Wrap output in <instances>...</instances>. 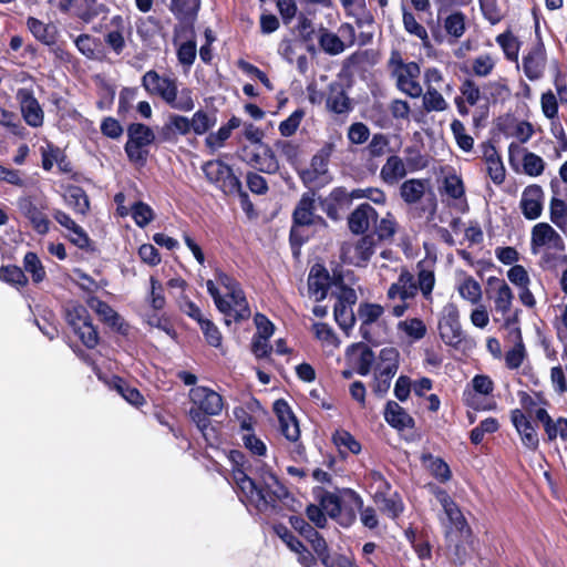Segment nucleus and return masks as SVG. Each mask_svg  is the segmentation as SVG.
<instances>
[{
	"label": "nucleus",
	"instance_id": "obj_57",
	"mask_svg": "<svg viewBox=\"0 0 567 567\" xmlns=\"http://www.w3.org/2000/svg\"><path fill=\"white\" fill-rule=\"evenodd\" d=\"M431 491L437 502L441 504V506L444 509V513L449 517V519L452 522L457 515H460L462 512L456 504V502L450 496L447 491L440 486H431Z\"/></svg>",
	"mask_w": 567,
	"mask_h": 567
},
{
	"label": "nucleus",
	"instance_id": "obj_2",
	"mask_svg": "<svg viewBox=\"0 0 567 567\" xmlns=\"http://www.w3.org/2000/svg\"><path fill=\"white\" fill-rule=\"evenodd\" d=\"M312 494L326 509L327 515L343 528H349L355 523L357 513L363 506L362 497L352 488H342L339 494H336L316 486Z\"/></svg>",
	"mask_w": 567,
	"mask_h": 567
},
{
	"label": "nucleus",
	"instance_id": "obj_14",
	"mask_svg": "<svg viewBox=\"0 0 567 567\" xmlns=\"http://www.w3.org/2000/svg\"><path fill=\"white\" fill-rule=\"evenodd\" d=\"M17 100L24 122L31 127H40L44 122L43 110L31 89L21 87L17 92Z\"/></svg>",
	"mask_w": 567,
	"mask_h": 567
},
{
	"label": "nucleus",
	"instance_id": "obj_34",
	"mask_svg": "<svg viewBox=\"0 0 567 567\" xmlns=\"http://www.w3.org/2000/svg\"><path fill=\"white\" fill-rule=\"evenodd\" d=\"M27 27L32 35L42 44L51 45L58 39L59 32L54 24L44 23L34 17L27 19Z\"/></svg>",
	"mask_w": 567,
	"mask_h": 567
},
{
	"label": "nucleus",
	"instance_id": "obj_64",
	"mask_svg": "<svg viewBox=\"0 0 567 567\" xmlns=\"http://www.w3.org/2000/svg\"><path fill=\"white\" fill-rule=\"evenodd\" d=\"M131 216L138 227L144 228L154 219L155 214L148 204L138 200L133 204L131 208Z\"/></svg>",
	"mask_w": 567,
	"mask_h": 567
},
{
	"label": "nucleus",
	"instance_id": "obj_25",
	"mask_svg": "<svg viewBox=\"0 0 567 567\" xmlns=\"http://www.w3.org/2000/svg\"><path fill=\"white\" fill-rule=\"evenodd\" d=\"M491 291H495L494 303L495 310L502 315H507L511 311L514 293L504 279L498 277H489L487 279L486 293L488 297Z\"/></svg>",
	"mask_w": 567,
	"mask_h": 567
},
{
	"label": "nucleus",
	"instance_id": "obj_13",
	"mask_svg": "<svg viewBox=\"0 0 567 567\" xmlns=\"http://www.w3.org/2000/svg\"><path fill=\"white\" fill-rule=\"evenodd\" d=\"M377 244L378 240L375 239V234H363L353 245V257H347V248L344 246L341 248L340 257L346 264L353 265L359 268H364L368 266L372 256L374 255Z\"/></svg>",
	"mask_w": 567,
	"mask_h": 567
},
{
	"label": "nucleus",
	"instance_id": "obj_59",
	"mask_svg": "<svg viewBox=\"0 0 567 567\" xmlns=\"http://www.w3.org/2000/svg\"><path fill=\"white\" fill-rule=\"evenodd\" d=\"M353 349L360 350V355L355 362V371L360 375H368L371 371L373 362L375 361L374 352L367 344L359 342L352 344Z\"/></svg>",
	"mask_w": 567,
	"mask_h": 567
},
{
	"label": "nucleus",
	"instance_id": "obj_60",
	"mask_svg": "<svg viewBox=\"0 0 567 567\" xmlns=\"http://www.w3.org/2000/svg\"><path fill=\"white\" fill-rule=\"evenodd\" d=\"M522 166L523 172L526 175L530 177H537L544 173L546 164L539 155L529 151H525L522 158Z\"/></svg>",
	"mask_w": 567,
	"mask_h": 567
},
{
	"label": "nucleus",
	"instance_id": "obj_63",
	"mask_svg": "<svg viewBox=\"0 0 567 567\" xmlns=\"http://www.w3.org/2000/svg\"><path fill=\"white\" fill-rule=\"evenodd\" d=\"M460 97L467 101L468 105L474 106L482 99L481 87L472 78H465L460 86Z\"/></svg>",
	"mask_w": 567,
	"mask_h": 567
},
{
	"label": "nucleus",
	"instance_id": "obj_9",
	"mask_svg": "<svg viewBox=\"0 0 567 567\" xmlns=\"http://www.w3.org/2000/svg\"><path fill=\"white\" fill-rule=\"evenodd\" d=\"M132 27L121 14L111 18L109 29L104 34L103 44L115 55H121L126 48V40L132 38Z\"/></svg>",
	"mask_w": 567,
	"mask_h": 567
},
{
	"label": "nucleus",
	"instance_id": "obj_17",
	"mask_svg": "<svg viewBox=\"0 0 567 567\" xmlns=\"http://www.w3.org/2000/svg\"><path fill=\"white\" fill-rule=\"evenodd\" d=\"M156 135L157 145L164 143L176 144L179 135H188V117L176 113L168 114L164 124L157 127Z\"/></svg>",
	"mask_w": 567,
	"mask_h": 567
},
{
	"label": "nucleus",
	"instance_id": "obj_22",
	"mask_svg": "<svg viewBox=\"0 0 567 567\" xmlns=\"http://www.w3.org/2000/svg\"><path fill=\"white\" fill-rule=\"evenodd\" d=\"M544 192L537 184L528 185L524 188L519 207L522 214L528 220H535L543 213Z\"/></svg>",
	"mask_w": 567,
	"mask_h": 567
},
{
	"label": "nucleus",
	"instance_id": "obj_58",
	"mask_svg": "<svg viewBox=\"0 0 567 567\" xmlns=\"http://www.w3.org/2000/svg\"><path fill=\"white\" fill-rule=\"evenodd\" d=\"M227 298H229L231 306L236 309L234 315L235 321L245 320L250 317V309L241 287L233 290L231 292H227Z\"/></svg>",
	"mask_w": 567,
	"mask_h": 567
},
{
	"label": "nucleus",
	"instance_id": "obj_43",
	"mask_svg": "<svg viewBox=\"0 0 567 567\" xmlns=\"http://www.w3.org/2000/svg\"><path fill=\"white\" fill-rule=\"evenodd\" d=\"M427 184L429 179H406L400 186V196L404 203L415 204L424 196Z\"/></svg>",
	"mask_w": 567,
	"mask_h": 567
},
{
	"label": "nucleus",
	"instance_id": "obj_36",
	"mask_svg": "<svg viewBox=\"0 0 567 567\" xmlns=\"http://www.w3.org/2000/svg\"><path fill=\"white\" fill-rule=\"evenodd\" d=\"M406 168L403 159L398 155H391L380 172L381 179L388 185H394L406 176Z\"/></svg>",
	"mask_w": 567,
	"mask_h": 567
},
{
	"label": "nucleus",
	"instance_id": "obj_24",
	"mask_svg": "<svg viewBox=\"0 0 567 567\" xmlns=\"http://www.w3.org/2000/svg\"><path fill=\"white\" fill-rule=\"evenodd\" d=\"M511 421L519 433L523 445L532 451H536L539 446V439L530 420L520 409H514L511 411Z\"/></svg>",
	"mask_w": 567,
	"mask_h": 567
},
{
	"label": "nucleus",
	"instance_id": "obj_37",
	"mask_svg": "<svg viewBox=\"0 0 567 567\" xmlns=\"http://www.w3.org/2000/svg\"><path fill=\"white\" fill-rule=\"evenodd\" d=\"M550 133L557 140L558 144L554 145L550 140L544 141V144L550 150L547 157L551 161H557L561 157L564 152H567V135L559 120L550 122Z\"/></svg>",
	"mask_w": 567,
	"mask_h": 567
},
{
	"label": "nucleus",
	"instance_id": "obj_39",
	"mask_svg": "<svg viewBox=\"0 0 567 567\" xmlns=\"http://www.w3.org/2000/svg\"><path fill=\"white\" fill-rule=\"evenodd\" d=\"M95 311L103 322L115 329L118 333L124 336L127 333V323L106 301L97 299Z\"/></svg>",
	"mask_w": 567,
	"mask_h": 567
},
{
	"label": "nucleus",
	"instance_id": "obj_45",
	"mask_svg": "<svg viewBox=\"0 0 567 567\" xmlns=\"http://www.w3.org/2000/svg\"><path fill=\"white\" fill-rule=\"evenodd\" d=\"M332 442L343 458L348 453L359 454L361 452V443L349 431L337 430L332 434Z\"/></svg>",
	"mask_w": 567,
	"mask_h": 567
},
{
	"label": "nucleus",
	"instance_id": "obj_6",
	"mask_svg": "<svg viewBox=\"0 0 567 567\" xmlns=\"http://www.w3.org/2000/svg\"><path fill=\"white\" fill-rule=\"evenodd\" d=\"M65 321L87 349H94L100 343L97 327L93 324L92 317L83 305L69 303L65 307Z\"/></svg>",
	"mask_w": 567,
	"mask_h": 567
},
{
	"label": "nucleus",
	"instance_id": "obj_48",
	"mask_svg": "<svg viewBox=\"0 0 567 567\" xmlns=\"http://www.w3.org/2000/svg\"><path fill=\"white\" fill-rule=\"evenodd\" d=\"M73 7L78 18L86 23L107 11V7L104 3H99L97 0H76Z\"/></svg>",
	"mask_w": 567,
	"mask_h": 567
},
{
	"label": "nucleus",
	"instance_id": "obj_27",
	"mask_svg": "<svg viewBox=\"0 0 567 567\" xmlns=\"http://www.w3.org/2000/svg\"><path fill=\"white\" fill-rule=\"evenodd\" d=\"M417 293V285L412 272L403 268L399 275L398 281L393 282L388 291L386 297L389 300L400 298L402 301L412 299Z\"/></svg>",
	"mask_w": 567,
	"mask_h": 567
},
{
	"label": "nucleus",
	"instance_id": "obj_26",
	"mask_svg": "<svg viewBox=\"0 0 567 567\" xmlns=\"http://www.w3.org/2000/svg\"><path fill=\"white\" fill-rule=\"evenodd\" d=\"M330 287L331 281L326 266L320 262L312 265L308 275L309 293L316 296L317 301H322L327 298Z\"/></svg>",
	"mask_w": 567,
	"mask_h": 567
},
{
	"label": "nucleus",
	"instance_id": "obj_42",
	"mask_svg": "<svg viewBox=\"0 0 567 567\" xmlns=\"http://www.w3.org/2000/svg\"><path fill=\"white\" fill-rule=\"evenodd\" d=\"M217 123L215 113H208L207 111L199 109L197 110L192 118H188V134L193 132L195 135H204L208 133Z\"/></svg>",
	"mask_w": 567,
	"mask_h": 567
},
{
	"label": "nucleus",
	"instance_id": "obj_47",
	"mask_svg": "<svg viewBox=\"0 0 567 567\" xmlns=\"http://www.w3.org/2000/svg\"><path fill=\"white\" fill-rule=\"evenodd\" d=\"M514 332L516 334L515 344L505 353V365L509 370H517L527 357L520 328L516 327Z\"/></svg>",
	"mask_w": 567,
	"mask_h": 567
},
{
	"label": "nucleus",
	"instance_id": "obj_29",
	"mask_svg": "<svg viewBox=\"0 0 567 567\" xmlns=\"http://www.w3.org/2000/svg\"><path fill=\"white\" fill-rule=\"evenodd\" d=\"M383 415L385 422L398 431L415 427V420L395 401L386 402Z\"/></svg>",
	"mask_w": 567,
	"mask_h": 567
},
{
	"label": "nucleus",
	"instance_id": "obj_56",
	"mask_svg": "<svg viewBox=\"0 0 567 567\" xmlns=\"http://www.w3.org/2000/svg\"><path fill=\"white\" fill-rule=\"evenodd\" d=\"M189 416L207 442L210 440V436H216V430L212 426L209 420V416H213L212 414H206L205 411L194 405L189 410Z\"/></svg>",
	"mask_w": 567,
	"mask_h": 567
},
{
	"label": "nucleus",
	"instance_id": "obj_46",
	"mask_svg": "<svg viewBox=\"0 0 567 567\" xmlns=\"http://www.w3.org/2000/svg\"><path fill=\"white\" fill-rule=\"evenodd\" d=\"M423 464H426L432 476L440 483H446L452 478V472L449 464L440 456H433L431 453H424L421 456Z\"/></svg>",
	"mask_w": 567,
	"mask_h": 567
},
{
	"label": "nucleus",
	"instance_id": "obj_50",
	"mask_svg": "<svg viewBox=\"0 0 567 567\" xmlns=\"http://www.w3.org/2000/svg\"><path fill=\"white\" fill-rule=\"evenodd\" d=\"M0 281L17 289L25 288L29 284L23 269L17 265H2L0 267Z\"/></svg>",
	"mask_w": 567,
	"mask_h": 567
},
{
	"label": "nucleus",
	"instance_id": "obj_53",
	"mask_svg": "<svg viewBox=\"0 0 567 567\" xmlns=\"http://www.w3.org/2000/svg\"><path fill=\"white\" fill-rule=\"evenodd\" d=\"M320 48L330 55H337L344 51V42L340 37L326 28L320 29L318 39Z\"/></svg>",
	"mask_w": 567,
	"mask_h": 567
},
{
	"label": "nucleus",
	"instance_id": "obj_40",
	"mask_svg": "<svg viewBox=\"0 0 567 567\" xmlns=\"http://www.w3.org/2000/svg\"><path fill=\"white\" fill-rule=\"evenodd\" d=\"M165 103L174 110L190 112L195 107L194 92L187 86L178 91V85L176 84Z\"/></svg>",
	"mask_w": 567,
	"mask_h": 567
},
{
	"label": "nucleus",
	"instance_id": "obj_55",
	"mask_svg": "<svg viewBox=\"0 0 567 567\" xmlns=\"http://www.w3.org/2000/svg\"><path fill=\"white\" fill-rule=\"evenodd\" d=\"M402 22L404 30L408 33L419 38L424 47L430 45V39L426 29L422 24H420L416 21L414 14L411 11L406 10L404 7L402 12Z\"/></svg>",
	"mask_w": 567,
	"mask_h": 567
},
{
	"label": "nucleus",
	"instance_id": "obj_12",
	"mask_svg": "<svg viewBox=\"0 0 567 567\" xmlns=\"http://www.w3.org/2000/svg\"><path fill=\"white\" fill-rule=\"evenodd\" d=\"M352 200L350 192L343 186H338L332 188L327 197L319 198V204L329 219L338 221L342 218V214L350 208Z\"/></svg>",
	"mask_w": 567,
	"mask_h": 567
},
{
	"label": "nucleus",
	"instance_id": "obj_18",
	"mask_svg": "<svg viewBox=\"0 0 567 567\" xmlns=\"http://www.w3.org/2000/svg\"><path fill=\"white\" fill-rule=\"evenodd\" d=\"M192 403L206 412V414L218 415L224 406L223 396L208 386H194L189 391Z\"/></svg>",
	"mask_w": 567,
	"mask_h": 567
},
{
	"label": "nucleus",
	"instance_id": "obj_44",
	"mask_svg": "<svg viewBox=\"0 0 567 567\" xmlns=\"http://www.w3.org/2000/svg\"><path fill=\"white\" fill-rule=\"evenodd\" d=\"M186 38L187 41L183 42L176 50V56L178 62L186 69H189L195 60L197 54V43L195 40V33L192 35L190 33H179V35H174V41L177 38Z\"/></svg>",
	"mask_w": 567,
	"mask_h": 567
},
{
	"label": "nucleus",
	"instance_id": "obj_10",
	"mask_svg": "<svg viewBox=\"0 0 567 567\" xmlns=\"http://www.w3.org/2000/svg\"><path fill=\"white\" fill-rule=\"evenodd\" d=\"M169 10L179 22L174 28L175 37L179 33L193 35L195 21L200 10V0H172Z\"/></svg>",
	"mask_w": 567,
	"mask_h": 567
},
{
	"label": "nucleus",
	"instance_id": "obj_7",
	"mask_svg": "<svg viewBox=\"0 0 567 567\" xmlns=\"http://www.w3.org/2000/svg\"><path fill=\"white\" fill-rule=\"evenodd\" d=\"M207 182L219 189L224 195L231 196L240 190L241 182L233 167L224 161L209 159L202 165Z\"/></svg>",
	"mask_w": 567,
	"mask_h": 567
},
{
	"label": "nucleus",
	"instance_id": "obj_1",
	"mask_svg": "<svg viewBox=\"0 0 567 567\" xmlns=\"http://www.w3.org/2000/svg\"><path fill=\"white\" fill-rule=\"evenodd\" d=\"M257 482V492L262 496L265 504L261 505L255 498L246 499V506H252L259 513H279L284 508L297 512L299 502L280 482L272 470L261 461H255L252 474Z\"/></svg>",
	"mask_w": 567,
	"mask_h": 567
},
{
	"label": "nucleus",
	"instance_id": "obj_21",
	"mask_svg": "<svg viewBox=\"0 0 567 567\" xmlns=\"http://www.w3.org/2000/svg\"><path fill=\"white\" fill-rule=\"evenodd\" d=\"M257 148V152H248L247 147L244 148L246 162L261 173L276 174L279 171V162L272 148L269 145Z\"/></svg>",
	"mask_w": 567,
	"mask_h": 567
},
{
	"label": "nucleus",
	"instance_id": "obj_4",
	"mask_svg": "<svg viewBox=\"0 0 567 567\" xmlns=\"http://www.w3.org/2000/svg\"><path fill=\"white\" fill-rule=\"evenodd\" d=\"M127 141L124 151L127 159L140 167L146 165L150 156L147 146L157 144V135L154 130L144 123H131L127 126Z\"/></svg>",
	"mask_w": 567,
	"mask_h": 567
},
{
	"label": "nucleus",
	"instance_id": "obj_49",
	"mask_svg": "<svg viewBox=\"0 0 567 567\" xmlns=\"http://www.w3.org/2000/svg\"><path fill=\"white\" fill-rule=\"evenodd\" d=\"M23 271L31 276L33 285H39L47 278L45 268L34 251H28L23 257Z\"/></svg>",
	"mask_w": 567,
	"mask_h": 567
},
{
	"label": "nucleus",
	"instance_id": "obj_33",
	"mask_svg": "<svg viewBox=\"0 0 567 567\" xmlns=\"http://www.w3.org/2000/svg\"><path fill=\"white\" fill-rule=\"evenodd\" d=\"M379 361L375 370L377 374L393 378L400 365V352L394 347H385L380 350Z\"/></svg>",
	"mask_w": 567,
	"mask_h": 567
},
{
	"label": "nucleus",
	"instance_id": "obj_51",
	"mask_svg": "<svg viewBox=\"0 0 567 567\" xmlns=\"http://www.w3.org/2000/svg\"><path fill=\"white\" fill-rule=\"evenodd\" d=\"M496 43L501 47L508 61L518 62L520 41L509 29L496 37Z\"/></svg>",
	"mask_w": 567,
	"mask_h": 567
},
{
	"label": "nucleus",
	"instance_id": "obj_19",
	"mask_svg": "<svg viewBox=\"0 0 567 567\" xmlns=\"http://www.w3.org/2000/svg\"><path fill=\"white\" fill-rule=\"evenodd\" d=\"M177 83L176 78L162 76L155 70H148L142 76V86L152 96H158L166 102Z\"/></svg>",
	"mask_w": 567,
	"mask_h": 567
},
{
	"label": "nucleus",
	"instance_id": "obj_41",
	"mask_svg": "<svg viewBox=\"0 0 567 567\" xmlns=\"http://www.w3.org/2000/svg\"><path fill=\"white\" fill-rule=\"evenodd\" d=\"M384 312L379 303L361 302L358 308V317L361 320L360 332L362 337L369 340L368 326L375 322Z\"/></svg>",
	"mask_w": 567,
	"mask_h": 567
},
{
	"label": "nucleus",
	"instance_id": "obj_32",
	"mask_svg": "<svg viewBox=\"0 0 567 567\" xmlns=\"http://www.w3.org/2000/svg\"><path fill=\"white\" fill-rule=\"evenodd\" d=\"M64 200L69 207L78 215L86 216L90 213V199L86 192L76 185H66L64 187Z\"/></svg>",
	"mask_w": 567,
	"mask_h": 567
},
{
	"label": "nucleus",
	"instance_id": "obj_61",
	"mask_svg": "<svg viewBox=\"0 0 567 567\" xmlns=\"http://www.w3.org/2000/svg\"><path fill=\"white\" fill-rule=\"evenodd\" d=\"M423 107L426 112H443L447 109V103L436 87L429 85L423 95Z\"/></svg>",
	"mask_w": 567,
	"mask_h": 567
},
{
	"label": "nucleus",
	"instance_id": "obj_11",
	"mask_svg": "<svg viewBox=\"0 0 567 567\" xmlns=\"http://www.w3.org/2000/svg\"><path fill=\"white\" fill-rule=\"evenodd\" d=\"M316 190L309 189L301 195L292 212L295 226L326 225V220L316 214Z\"/></svg>",
	"mask_w": 567,
	"mask_h": 567
},
{
	"label": "nucleus",
	"instance_id": "obj_3",
	"mask_svg": "<svg viewBox=\"0 0 567 567\" xmlns=\"http://www.w3.org/2000/svg\"><path fill=\"white\" fill-rule=\"evenodd\" d=\"M231 463L233 478L236 485V492L239 499L246 504V499H255L261 505L265 504L262 496L257 492V482L250 475L254 472L255 461H250L246 454L239 450L229 452Z\"/></svg>",
	"mask_w": 567,
	"mask_h": 567
},
{
	"label": "nucleus",
	"instance_id": "obj_15",
	"mask_svg": "<svg viewBox=\"0 0 567 567\" xmlns=\"http://www.w3.org/2000/svg\"><path fill=\"white\" fill-rule=\"evenodd\" d=\"M326 109L336 115H348L353 111V101L341 82L332 81L328 84Z\"/></svg>",
	"mask_w": 567,
	"mask_h": 567
},
{
	"label": "nucleus",
	"instance_id": "obj_5",
	"mask_svg": "<svg viewBox=\"0 0 567 567\" xmlns=\"http://www.w3.org/2000/svg\"><path fill=\"white\" fill-rule=\"evenodd\" d=\"M272 410L278 419L280 433L293 443V447L290 450L292 460L296 462L306 461V446L298 442L300 436L299 422L289 403L285 399H278L274 402Z\"/></svg>",
	"mask_w": 567,
	"mask_h": 567
},
{
	"label": "nucleus",
	"instance_id": "obj_62",
	"mask_svg": "<svg viewBox=\"0 0 567 567\" xmlns=\"http://www.w3.org/2000/svg\"><path fill=\"white\" fill-rule=\"evenodd\" d=\"M549 217L553 224H555L561 230L565 229L567 224V204L564 199L553 197L549 204Z\"/></svg>",
	"mask_w": 567,
	"mask_h": 567
},
{
	"label": "nucleus",
	"instance_id": "obj_20",
	"mask_svg": "<svg viewBox=\"0 0 567 567\" xmlns=\"http://www.w3.org/2000/svg\"><path fill=\"white\" fill-rule=\"evenodd\" d=\"M379 214L369 203L358 205L348 216V228L353 235L368 234L371 224H377Z\"/></svg>",
	"mask_w": 567,
	"mask_h": 567
},
{
	"label": "nucleus",
	"instance_id": "obj_23",
	"mask_svg": "<svg viewBox=\"0 0 567 567\" xmlns=\"http://www.w3.org/2000/svg\"><path fill=\"white\" fill-rule=\"evenodd\" d=\"M550 245L557 250L565 249L561 236L547 223H539L532 229L530 246L534 254L538 247Z\"/></svg>",
	"mask_w": 567,
	"mask_h": 567
},
{
	"label": "nucleus",
	"instance_id": "obj_31",
	"mask_svg": "<svg viewBox=\"0 0 567 567\" xmlns=\"http://www.w3.org/2000/svg\"><path fill=\"white\" fill-rule=\"evenodd\" d=\"M74 44L87 59L103 61L106 58V50L100 38L82 33L74 40Z\"/></svg>",
	"mask_w": 567,
	"mask_h": 567
},
{
	"label": "nucleus",
	"instance_id": "obj_28",
	"mask_svg": "<svg viewBox=\"0 0 567 567\" xmlns=\"http://www.w3.org/2000/svg\"><path fill=\"white\" fill-rule=\"evenodd\" d=\"M483 157L486 162V169L494 184L501 185L505 181V166L494 144L489 141L481 144Z\"/></svg>",
	"mask_w": 567,
	"mask_h": 567
},
{
	"label": "nucleus",
	"instance_id": "obj_52",
	"mask_svg": "<svg viewBox=\"0 0 567 567\" xmlns=\"http://www.w3.org/2000/svg\"><path fill=\"white\" fill-rule=\"evenodd\" d=\"M114 389L121 394V396L134 406H141L145 403V399L140 390L132 386L130 382L121 377H115L113 380Z\"/></svg>",
	"mask_w": 567,
	"mask_h": 567
},
{
	"label": "nucleus",
	"instance_id": "obj_8",
	"mask_svg": "<svg viewBox=\"0 0 567 567\" xmlns=\"http://www.w3.org/2000/svg\"><path fill=\"white\" fill-rule=\"evenodd\" d=\"M442 315L439 322L440 337L445 344L458 349L464 340V334L457 306L449 302L444 306Z\"/></svg>",
	"mask_w": 567,
	"mask_h": 567
},
{
	"label": "nucleus",
	"instance_id": "obj_35",
	"mask_svg": "<svg viewBox=\"0 0 567 567\" xmlns=\"http://www.w3.org/2000/svg\"><path fill=\"white\" fill-rule=\"evenodd\" d=\"M241 120L233 115L228 122L221 125L217 132H210L205 138V145L212 151H216L224 146L225 142L230 137L233 130L238 128Z\"/></svg>",
	"mask_w": 567,
	"mask_h": 567
},
{
	"label": "nucleus",
	"instance_id": "obj_54",
	"mask_svg": "<svg viewBox=\"0 0 567 567\" xmlns=\"http://www.w3.org/2000/svg\"><path fill=\"white\" fill-rule=\"evenodd\" d=\"M443 25L450 37L458 40L466 31V16L462 11H454L444 19Z\"/></svg>",
	"mask_w": 567,
	"mask_h": 567
},
{
	"label": "nucleus",
	"instance_id": "obj_30",
	"mask_svg": "<svg viewBox=\"0 0 567 567\" xmlns=\"http://www.w3.org/2000/svg\"><path fill=\"white\" fill-rule=\"evenodd\" d=\"M19 208L39 235H45L49 233V218L30 198L20 199Z\"/></svg>",
	"mask_w": 567,
	"mask_h": 567
},
{
	"label": "nucleus",
	"instance_id": "obj_16",
	"mask_svg": "<svg viewBox=\"0 0 567 567\" xmlns=\"http://www.w3.org/2000/svg\"><path fill=\"white\" fill-rule=\"evenodd\" d=\"M547 55L544 42L540 38L523 56V71L530 81L540 79L546 66Z\"/></svg>",
	"mask_w": 567,
	"mask_h": 567
},
{
	"label": "nucleus",
	"instance_id": "obj_38",
	"mask_svg": "<svg viewBox=\"0 0 567 567\" xmlns=\"http://www.w3.org/2000/svg\"><path fill=\"white\" fill-rule=\"evenodd\" d=\"M496 65V60L489 53H483L475 56L471 61V66L466 64L462 65L460 69L463 73L467 75H475L478 78H486L494 71Z\"/></svg>",
	"mask_w": 567,
	"mask_h": 567
}]
</instances>
